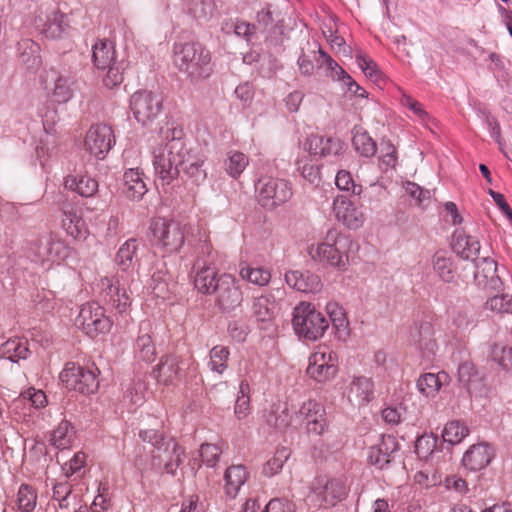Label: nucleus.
<instances>
[{
    "label": "nucleus",
    "instance_id": "f257e3e1",
    "mask_svg": "<svg viewBox=\"0 0 512 512\" xmlns=\"http://www.w3.org/2000/svg\"><path fill=\"white\" fill-rule=\"evenodd\" d=\"M167 142L153 151V166L155 174L164 192H168L170 185L177 180L179 168L191 158L201 152L194 148L185 138L181 127H172L166 133Z\"/></svg>",
    "mask_w": 512,
    "mask_h": 512
},
{
    "label": "nucleus",
    "instance_id": "f03ea898",
    "mask_svg": "<svg viewBox=\"0 0 512 512\" xmlns=\"http://www.w3.org/2000/svg\"><path fill=\"white\" fill-rule=\"evenodd\" d=\"M173 63L191 82L207 79L213 72L210 51L200 42L175 43Z\"/></svg>",
    "mask_w": 512,
    "mask_h": 512
},
{
    "label": "nucleus",
    "instance_id": "7ed1b4c3",
    "mask_svg": "<svg viewBox=\"0 0 512 512\" xmlns=\"http://www.w3.org/2000/svg\"><path fill=\"white\" fill-rule=\"evenodd\" d=\"M352 245L353 241L349 235L336 228H330L320 243L310 246L309 255L320 264L345 271L349 265Z\"/></svg>",
    "mask_w": 512,
    "mask_h": 512
},
{
    "label": "nucleus",
    "instance_id": "20e7f679",
    "mask_svg": "<svg viewBox=\"0 0 512 512\" xmlns=\"http://www.w3.org/2000/svg\"><path fill=\"white\" fill-rule=\"evenodd\" d=\"M292 326L300 340L314 342L323 337L329 321L313 304L300 302L293 309Z\"/></svg>",
    "mask_w": 512,
    "mask_h": 512
},
{
    "label": "nucleus",
    "instance_id": "39448f33",
    "mask_svg": "<svg viewBox=\"0 0 512 512\" xmlns=\"http://www.w3.org/2000/svg\"><path fill=\"white\" fill-rule=\"evenodd\" d=\"M185 228L186 226L177 220L155 218L149 226L151 244L164 254L179 252L185 242Z\"/></svg>",
    "mask_w": 512,
    "mask_h": 512
},
{
    "label": "nucleus",
    "instance_id": "423d86ee",
    "mask_svg": "<svg viewBox=\"0 0 512 512\" xmlns=\"http://www.w3.org/2000/svg\"><path fill=\"white\" fill-rule=\"evenodd\" d=\"M99 375L100 370L95 363L78 365L68 362L60 372L59 380L68 390L90 395L99 389Z\"/></svg>",
    "mask_w": 512,
    "mask_h": 512
},
{
    "label": "nucleus",
    "instance_id": "0eeeda50",
    "mask_svg": "<svg viewBox=\"0 0 512 512\" xmlns=\"http://www.w3.org/2000/svg\"><path fill=\"white\" fill-rule=\"evenodd\" d=\"M75 324L88 338L96 339L100 335L108 334L113 322L106 315L104 306L98 301H89L80 307Z\"/></svg>",
    "mask_w": 512,
    "mask_h": 512
},
{
    "label": "nucleus",
    "instance_id": "6e6552de",
    "mask_svg": "<svg viewBox=\"0 0 512 512\" xmlns=\"http://www.w3.org/2000/svg\"><path fill=\"white\" fill-rule=\"evenodd\" d=\"M258 203L265 209H273L292 197L291 183L285 179L262 175L255 182Z\"/></svg>",
    "mask_w": 512,
    "mask_h": 512
},
{
    "label": "nucleus",
    "instance_id": "1a4fd4ad",
    "mask_svg": "<svg viewBox=\"0 0 512 512\" xmlns=\"http://www.w3.org/2000/svg\"><path fill=\"white\" fill-rule=\"evenodd\" d=\"M198 253L206 254L208 259L204 260L199 256L195 261L193 269L196 271L193 277L195 289L205 295H212L220 283V275L213 263V249L211 244L204 240Z\"/></svg>",
    "mask_w": 512,
    "mask_h": 512
},
{
    "label": "nucleus",
    "instance_id": "9d476101",
    "mask_svg": "<svg viewBox=\"0 0 512 512\" xmlns=\"http://www.w3.org/2000/svg\"><path fill=\"white\" fill-rule=\"evenodd\" d=\"M295 418L309 435L321 436L329 427L326 408L315 399L304 401L295 412Z\"/></svg>",
    "mask_w": 512,
    "mask_h": 512
},
{
    "label": "nucleus",
    "instance_id": "9b49d317",
    "mask_svg": "<svg viewBox=\"0 0 512 512\" xmlns=\"http://www.w3.org/2000/svg\"><path fill=\"white\" fill-rule=\"evenodd\" d=\"M338 371L337 354L327 347L315 351L308 359L306 373L310 379L317 383L325 384L333 380Z\"/></svg>",
    "mask_w": 512,
    "mask_h": 512
},
{
    "label": "nucleus",
    "instance_id": "f8f14e48",
    "mask_svg": "<svg viewBox=\"0 0 512 512\" xmlns=\"http://www.w3.org/2000/svg\"><path fill=\"white\" fill-rule=\"evenodd\" d=\"M99 299L116 314L126 315L131 307V297L117 277H104L99 283Z\"/></svg>",
    "mask_w": 512,
    "mask_h": 512
},
{
    "label": "nucleus",
    "instance_id": "ddd939ff",
    "mask_svg": "<svg viewBox=\"0 0 512 512\" xmlns=\"http://www.w3.org/2000/svg\"><path fill=\"white\" fill-rule=\"evenodd\" d=\"M219 281L214 292L215 305L222 313H231L243 301V285L239 278L230 273H222Z\"/></svg>",
    "mask_w": 512,
    "mask_h": 512
},
{
    "label": "nucleus",
    "instance_id": "4468645a",
    "mask_svg": "<svg viewBox=\"0 0 512 512\" xmlns=\"http://www.w3.org/2000/svg\"><path fill=\"white\" fill-rule=\"evenodd\" d=\"M35 26L45 38L51 40H66L72 37L75 31L71 25L70 15L58 9L47 13L45 18L38 17Z\"/></svg>",
    "mask_w": 512,
    "mask_h": 512
},
{
    "label": "nucleus",
    "instance_id": "2eb2a0df",
    "mask_svg": "<svg viewBox=\"0 0 512 512\" xmlns=\"http://www.w3.org/2000/svg\"><path fill=\"white\" fill-rule=\"evenodd\" d=\"M163 108V99L151 91L135 92L130 98V109L135 120L142 125L154 121Z\"/></svg>",
    "mask_w": 512,
    "mask_h": 512
},
{
    "label": "nucleus",
    "instance_id": "dca6fc26",
    "mask_svg": "<svg viewBox=\"0 0 512 512\" xmlns=\"http://www.w3.org/2000/svg\"><path fill=\"white\" fill-rule=\"evenodd\" d=\"M44 83L53 102L65 104L74 96L76 82L70 72H61L52 68L47 71Z\"/></svg>",
    "mask_w": 512,
    "mask_h": 512
},
{
    "label": "nucleus",
    "instance_id": "f3484780",
    "mask_svg": "<svg viewBox=\"0 0 512 512\" xmlns=\"http://www.w3.org/2000/svg\"><path fill=\"white\" fill-rule=\"evenodd\" d=\"M115 135L112 127L105 123L92 125L86 133V150L95 158L102 160L115 145Z\"/></svg>",
    "mask_w": 512,
    "mask_h": 512
},
{
    "label": "nucleus",
    "instance_id": "a211bd4d",
    "mask_svg": "<svg viewBox=\"0 0 512 512\" xmlns=\"http://www.w3.org/2000/svg\"><path fill=\"white\" fill-rule=\"evenodd\" d=\"M304 150L311 156L331 158V161H336L344 155L346 144L339 138L311 135L304 142Z\"/></svg>",
    "mask_w": 512,
    "mask_h": 512
},
{
    "label": "nucleus",
    "instance_id": "6ab92c4d",
    "mask_svg": "<svg viewBox=\"0 0 512 512\" xmlns=\"http://www.w3.org/2000/svg\"><path fill=\"white\" fill-rule=\"evenodd\" d=\"M149 178L140 167L124 168L121 182L122 195L132 201L139 202L148 192Z\"/></svg>",
    "mask_w": 512,
    "mask_h": 512
},
{
    "label": "nucleus",
    "instance_id": "aec40b11",
    "mask_svg": "<svg viewBox=\"0 0 512 512\" xmlns=\"http://www.w3.org/2000/svg\"><path fill=\"white\" fill-rule=\"evenodd\" d=\"M409 342L415 346L426 360H431L438 349L434 339V329L430 322L415 323L410 329Z\"/></svg>",
    "mask_w": 512,
    "mask_h": 512
},
{
    "label": "nucleus",
    "instance_id": "412c9836",
    "mask_svg": "<svg viewBox=\"0 0 512 512\" xmlns=\"http://www.w3.org/2000/svg\"><path fill=\"white\" fill-rule=\"evenodd\" d=\"M474 282L485 291H499L503 282L497 273V262L490 257H482L474 262Z\"/></svg>",
    "mask_w": 512,
    "mask_h": 512
},
{
    "label": "nucleus",
    "instance_id": "4be33fe9",
    "mask_svg": "<svg viewBox=\"0 0 512 512\" xmlns=\"http://www.w3.org/2000/svg\"><path fill=\"white\" fill-rule=\"evenodd\" d=\"M333 213L339 222L351 230H356L364 224L363 212L345 195H337L334 198Z\"/></svg>",
    "mask_w": 512,
    "mask_h": 512
},
{
    "label": "nucleus",
    "instance_id": "5701e85b",
    "mask_svg": "<svg viewBox=\"0 0 512 512\" xmlns=\"http://www.w3.org/2000/svg\"><path fill=\"white\" fill-rule=\"evenodd\" d=\"M153 330L150 322H142L137 337L133 343L132 351L136 361L150 364L157 357L156 345L153 339Z\"/></svg>",
    "mask_w": 512,
    "mask_h": 512
},
{
    "label": "nucleus",
    "instance_id": "b1692460",
    "mask_svg": "<svg viewBox=\"0 0 512 512\" xmlns=\"http://www.w3.org/2000/svg\"><path fill=\"white\" fill-rule=\"evenodd\" d=\"M311 491L321 498V505H335L345 495V487L338 479H328L325 476L316 477L311 483Z\"/></svg>",
    "mask_w": 512,
    "mask_h": 512
},
{
    "label": "nucleus",
    "instance_id": "393cba45",
    "mask_svg": "<svg viewBox=\"0 0 512 512\" xmlns=\"http://www.w3.org/2000/svg\"><path fill=\"white\" fill-rule=\"evenodd\" d=\"M284 278L289 287L301 293H317L322 288L320 277L309 270H289Z\"/></svg>",
    "mask_w": 512,
    "mask_h": 512
},
{
    "label": "nucleus",
    "instance_id": "a878e982",
    "mask_svg": "<svg viewBox=\"0 0 512 512\" xmlns=\"http://www.w3.org/2000/svg\"><path fill=\"white\" fill-rule=\"evenodd\" d=\"M375 386L372 378L367 376H354L348 386L347 398L354 406H364L375 397Z\"/></svg>",
    "mask_w": 512,
    "mask_h": 512
},
{
    "label": "nucleus",
    "instance_id": "bb28decb",
    "mask_svg": "<svg viewBox=\"0 0 512 512\" xmlns=\"http://www.w3.org/2000/svg\"><path fill=\"white\" fill-rule=\"evenodd\" d=\"M453 251L464 260L477 261L480 252V242L477 237L466 234L464 230L456 229L452 235Z\"/></svg>",
    "mask_w": 512,
    "mask_h": 512
},
{
    "label": "nucleus",
    "instance_id": "cd10ccee",
    "mask_svg": "<svg viewBox=\"0 0 512 512\" xmlns=\"http://www.w3.org/2000/svg\"><path fill=\"white\" fill-rule=\"evenodd\" d=\"M140 243L136 238H129L118 248L114 263L123 272H133L139 267L138 250Z\"/></svg>",
    "mask_w": 512,
    "mask_h": 512
},
{
    "label": "nucleus",
    "instance_id": "c85d7f7f",
    "mask_svg": "<svg viewBox=\"0 0 512 512\" xmlns=\"http://www.w3.org/2000/svg\"><path fill=\"white\" fill-rule=\"evenodd\" d=\"M255 25L262 32H275L282 27L283 19L278 7L269 2H261L256 10Z\"/></svg>",
    "mask_w": 512,
    "mask_h": 512
},
{
    "label": "nucleus",
    "instance_id": "c756f323",
    "mask_svg": "<svg viewBox=\"0 0 512 512\" xmlns=\"http://www.w3.org/2000/svg\"><path fill=\"white\" fill-rule=\"evenodd\" d=\"M61 225L67 235L75 240L84 241L89 234L82 212L73 207L62 211Z\"/></svg>",
    "mask_w": 512,
    "mask_h": 512
},
{
    "label": "nucleus",
    "instance_id": "7c9ffc66",
    "mask_svg": "<svg viewBox=\"0 0 512 512\" xmlns=\"http://www.w3.org/2000/svg\"><path fill=\"white\" fill-rule=\"evenodd\" d=\"M30 355L29 341L25 337L9 338L0 344V358L11 363L19 364L21 360H27Z\"/></svg>",
    "mask_w": 512,
    "mask_h": 512
},
{
    "label": "nucleus",
    "instance_id": "2f4dec72",
    "mask_svg": "<svg viewBox=\"0 0 512 512\" xmlns=\"http://www.w3.org/2000/svg\"><path fill=\"white\" fill-rule=\"evenodd\" d=\"M207 156L199 152L191 158H187L186 163L180 168L187 183L193 186H201L207 179V169L204 167Z\"/></svg>",
    "mask_w": 512,
    "mask_h": 512
},
{
    "label": "nucleus",
    "instance_id": "473e14b6",
    "mask_svg": "<svg viewBox=\"0 0 512 512\" xmlns=\"http://www.w3.org/2000/svg\"><path fill=\"white\" fill-rule=\"evenodd\" d=\"M449 319L457 333L469 332L475 328L478 323L477 313L468 303H465L458 309L449 311Z\"/></svg>",
    "mask_w": 512,
    "mask_h": 512
},
{
    "label": "nucleus",
    "instance_id": "72a5a7b5",
    "mask_svg": "<svg viewBox=\"0 0 512 512\" xmlns=\"http://www.w3.org/2000/svg\"><path fill=\"white\" fill-rule=\"evenodd\" d=\"M326 312L334 329L335 337L345 341L350 335L349 321L344 308L335 301L326 304Z\"/></svg>",
    "mask_w": 512,
    "mask_h": 512
},
{
    "label": "nucleus",
    "instance_id": "f704fd0d",
    "mask_svg": "<svg viewBox=\"0 0 512 512\" xmlns=\"http://www.w3.org/2000/svg\"><path fill=\"white\" fill-rule=\"evenodd\" d=\"M64 186L84 198L92 197L98 191V182L87 174L68 175Z\"/></svg>",
    "mask_w": 512,
    "mask_h": 512
},
{
    "label": "nucleus",
    "instance_id": "c9c22d12",
    "mask_svg": "<svg viewBox=\"0 0 512 512\" xmlns=\"http://www.w3.org/2000/svg\"><path fill=\"white\" fill-rule=\"evenodd\" d=\"M179 372L178 357L173 354H165L161 356L159 363L153 368L152 375L158 381L170 384L178 378Z\"/></svg>",
    "mask_w": 512,
    "mask_h": 512
},
{
    "label": "nucleus",
    "instance_id": "e433bc0d",
    "mask_svg": "<svg viewBox=\"0 0 512 512\" xmlns=\"http://www.w3.org/2000/svg\"><path fill=\"white\" fill-rule=\"evenodd\" d=\"M458 380L469 394L481 390L483 378L471 361H464L458 365Z\"/></svg>",
    "mask_w": 512,
    "mask_h": 512
},
{
    "label": "nucleus",
    "instance_id": "4c0bfd02",
    "mask_svg": "<svg viewBox=\"0 0 512 512\" xmlns=\"http://www.w3.org/2000/svg\"><path fill=\"white\" fill-rule=\"evenodd\" d=\"M19 60L28 70H37L42 61L40 56V46L32 39H21L17 43Z\"/></svg>",
    "mask_w": 512,
    "mask_h": 512
},
{
    "label": "nucleus",
    "instance_id": "58836bf2",
    "mask_svg": "<svg viewBox=\"0 0 512 512\" xmlns=\"http://www.w3.org/2000/svg\"><path fill=\"white\" fill-rule=\"evenodd\" d=\"M432 267L436 275L445 283H452L456 275L454 259L446 251H437L432 257Z\"/></svg>",
    "mask_w": 512,
    "mask_h": 512
},
{
    "label": "nucleus",
    "instance_id": "ea45409f",
    "mask_svg": "<svg viewBox=\"0 0 512 512\" xmlns=\"http://www.w3.org/2000/svg\"><path fill=\"white\" fill-rule=\"evenodd\" d=\"M75 438V427L67 419H62L50 433V443L53 448H71Z\"/></svg>",
    "mask_w": 512,
    "mask_h": 512
},
{
    "label": "nucleus",
    "instance_id": "a19ab883",
    "mask_svg": "<svg viewBox=\"0 0 512 512\" xmlns=\"http://www.w3.org/2000/svg\"><path fill=\"white\" fill-rule=\"evenodd\" d=\"M22 403L24 406L28 405V415L31 416L36 412H40L48 405V397L42 389L33 386L23 390L15 404Z\"/></svg>",
    "mask_w": 512,
    "mask_h": 512
},
{
    "label": "nucleus",
    "instance_id": "79ce46f5",
    "mask_svg": "<svg viewBox=\"0 0 512 512\" xmlns=\"http://www.w3.org/2000/svg\"><path fill=\"white\" fill-rule=\"evenodd\" d=\"M115 61V47L111 41L100 39L92 46V62L97 69L105 70Z\"/></svg>",
    "mask_w": 512,
    "mask_h": 512
},
{
    "label": "nucleus",
    "instance_id": "37998d69",
    "mask_svg": "<svg viewBox=\"0 0 512 512\" xmlns=\"http://www.w3.org/2000/svg\"><path fill=\"white\" fill-rule=\"evenodd\" d=\"M248 479V472L246 468L241 465H232L226 469L224 480H225V493L231 497L235 498L238 495V492L242 485Z\"/></svg>",
    "mask_w": 512,
    "mask_h": 512
},
{
    "label": "nucleus",
    "instance_id": "c03bdc74",
    "mask_svg": "<svg viewBox=\"0 0 512 512\" xmlns=\"http://www.w3.org/2000/svg\"><path fill=\"white\" fill-rule=\"evenodd\" d=\"M253 312L259 322H268L272 320L277 312V305L274 296L269 293L257 297L253 302Z\"/></svg>",
    "mask_w": 512,
    "mask_h": 512
},
{
    "label": "nucleus",
    "instance_id": "a18cd8bd",
    "mask_svg": "<svg viewBox=\"0 0 512 512\" xmlns=\"http://www.w3.org/2000/svg\"><path fill=\"white\" fill-rule=\"evenodd\" d=\"M248 165V156L236 150L229 151L223 163L226 174L233 179H238Z\"/></svg>",
    "mask_w": 512,
    "mask_h": 512
},
{
    "label": "nucleus",
    "instance_id": "49530a36",
    "mask_svg": "<svg viewBox=\"0 0 512 512\" xmlns=\"http://www.w3.org/2000/svg\"><path fill=\"white\" fill-rule=\"evenodd\" d=\"M230 349L224 345H215L209 351V370L218 375H223L228 368Z\"/></svg>",
    "mask_w": 512,
    "mask_h": 512
},
{
    "label": "nucleus",
    "instance_id": "de8ad7c7",
    "mask_svg": "<svg viewBox=\"0 0 512 512\" xmlns=\"http://www.w3.org/2000/svg\"><path fill=\"white\" fill-rule=\"evenodd\" d=\"M50 241H52V233L43 234L29 243L28 254L32 262L41 264L48 262Z\"/></svg>",
    "mask_w": 512,
    "mask_h": 512
},
{
    "label": "nucleus",
    "instance_id": "09e8293b",
    "mask_svg": "<svg viewBox=\"0 0 512 512\" xmlns=\"http://www.w3.org/2000/svg\"><path fill=\"white\" fill-rule=\"evenodd\" d=\"M469 429L468 427L459 420H454L448 422L443 431H442V439L443 442L455 446L459 445L462 440L468 436Z\"/></svg>",
    "mask_w": 512,
    "mask_h": 512
},
{
    "label": "nucleus",
    "instance_id": "8fccbe9b",
    "mask_svg": "<svg viewBox=\"0 0 512 512\" xmlns=\"http://www.w3.org/2000/svg\"><path fill=\"white\" fill-rule=\"evenodd\" d=\"M446 374L442 373H424L416 383L418 391L426 397L434 396L442 386V378H446Z\"/></svg>",
    "mask_w": 512,
    "mask_h": 512
},
{
    "label": "nucleus",
    "instance_id": "3c124183",
    "mask_svg": "<svg viewBox=\"0 0 512 512\" xmlns=\"http://www.w3.org/2000/svg\"><path fill=\"white\" fill-rule=\"evenodd\" d=\"M493 456L489 450H466L462 462L469 470L477 471L488 465Z\"/></svg>",
    "mask_w": 512,
    "mask_h": 512
},
{
    "label": "nucleus",
    "instance_id": "603ef678",
    "mask_svg": "<svg viewBox=\"0 0 512 512\" xmlns=\"http://www.w3.org/2000/svg\"><path fill=\"white\" fill-rule=\"evenodd\" d=\"M239 274L242 284L243 281H247L254 285L265 286L271 279L270 272L261 267L242 266Z\"/></svg>",
    "mask_w": 512,
    "mask_h": 512
},
{
    "label": "nucleus",
    "instance_id": "864d4df0",
    "mask_svg": "<svg viewBox=\"0 0 512 512\" xmlns=\"http://www.w3.org/2000/svg\"><path fill=\"white\" fill-rule=\"evenodd\" d=\"M139 438L143 442L150 444L153 448H179L178 444L172 439H167L163 432L155 429L140 430Z\"/></svg>",
    "mask_w": 512,
    "mask_h": 512
},
{
    "label": "nucleus",
    "instance_id": "5fc2aeb1",
    "mask_svg": "<svg viewBox=\"0 0 512 512\" xmlns=\"http://www.w3.org/2000/svg\"><path fill=\"white\" fill-rule=\"evenodd\" d=\"M354 149L366 158L373 157L377 152V145L367 131L357 132L352 139Z\"/></svg>",
    "mask_w": 512,
    "mask_h": 512
},
{
    "label": "nucleus",
    "instance_id": "6e6d98bb",
    "mask_svg": "<svg viewBox=\"0 0 512 512\" xmlns=\"http://www.w3.org/2000/svg\"><path fill=\"white\" fill-rule=\"evenodd\" d=\"M490 357L502 369L512 372V346L495 343L490 348Z\"/></svg>",
    "mask_w": 512,
    "mask_h": 512
},
{
    "label": "nucleus",
    "instance_id": "4d7b16f0",
    "mask_svg": "<svg viewBox=\"0 0 512 512\" xmlns=\"http://www.w3.org/2000/svg\"><path fill=\"white\" fill-rule=\"evenodd\" d=\"M65 458L66 460L62 462V470L66 477L80 473L86 466L87 455L82 450L74 452L71 456L67 455Z\"/></svg>",
    "mask_w": 512,
    "mask_h": 512
},
{
    "label": "nucleus",
    "instance_id": "13d9d810",
    "mask_svg": "<svg viewBox=\"0 0 512 512\" xmlns=\"http://www.w3.org/2000/svg\"><path fill=\"white\" fill-rule=\"evenodd\" d=\"M72 252L73 249L69 245L52 233V241H50L49 245L48 262L53 263L63 261L70 257Z\"/></svg>",
    "mask_w": 512,
    "mask_h": 512
},
{
    "label": "nucleus",
    "instance_id": "bf43d9fd",
    "mask_svg": "<svg viewBox=\"0 0 512 512\" xmlns=\"http://www.w3.org/2000/svg\"><path fill=\"white\" fill-rule=\"evenodd\" d=\"M37 495L34 489L22 484L17 494V507L20 512H32L36 506Z\"/></svg>",
    "mask_w": 512,
    "mask_h": 512
},
{
    "label": "nucleus",
    "instance_id": "052dcab7",
    "mask_svg": "<svg viewBox=\"0 0 512 512\" xmlns=\"http://www.w3.org/2000/svg\"><path fill=\"white\" fill-rule=\"evenodd\" d=\"M127 67V64L125 61H115L112 64H110L106 69L107 73L103 79L104 85L109 88L113 89L114 87L120 85L123 82L124 79V71Z\"/></svg>",
    "mask_w": 512,
    "mask_h": 512
},
{
    "label": "nucleus",
    "instance_id": "680f3d73",
    "mask_svg": "<svg viewBox=\"0 0 512 512\" xmlns=\"http://www.w3.org/2000/svg\"><path fill=\"white\" fill-rule=\"evenodd\" d=\"M335 185L339 190L351 192L354 196H358L362 192V186L355 183L352 174L347 170H339L337 172Z\"/></svg>",
    "mask_w": 512,
    "mask_h": 512
},
{
    "label": "nucleus",
    "instance_id": "e2e57ef3",
    "mask_svg": "<svg viewBox=\"0 0 512 512\" xmlns=\"http://www.w3.org/2000/svg\"><path fill=\"white\" fill-rule=\"evenodd\" d=\"M297 170L300 175L310 184L318 185L321 181L320 167L313 164L311 160H299Z\"/></svg>",
    "mask_w": 512,
    "mask_h": 512
},
{
    "label": "nucleus",
    "instance_id": "0e129e2a",
    "mask_svg": "<svg viewBox=\"0 0 512 512\" xmlns=\"http://www.w3.org/2000/svg\"><path fill=\"white\" fill-rule=\"evenodd\" d=\"M145 383L139 379H132L124 390V399L132 405L140 406L143 403Z\"/></svg>",
    "mask_w": 512,
    "mask_h": 512
},
{
    "label": "nucleus",
    "instance_id": "69168bd1",
    "mask_svg": "<svg viewBox=\"0 0 512 512\" xmlns=\"http://www.w3.org/2000/svg\"><path fill=\"white\" fill-rule=\"evenodd\" d=\"M356 63L367 78L377 81L382 76L377 63L371 57L357 54Z\"/></svg>",
    "mask_w": 512,
    "mask_h": 512
},
{
    "label": "nucleus",
    "instance_id": "338daca9",
    "mask_svg": "<svg viewBox=\"0 0 512 512\" xmlns=\"http://www.w3.org/2000/svg\"><path fill=\"white\" fill-rule=\"evenodd\" d=\"M486 308L498 313H512V295L501 294L490 297L486 301Z\"/></svg>",
    "mask_w": 512,
    "mask_h": 512
},
{
    "label": "nucleus",
    "instance_id": "774afa93",
    "mask_svg": "<svg viewBox=\"0 0 512 512\" xmlns=\"http://www.w3.org/2000/svg\"><path fill=\"white\" fill-rule=\"evenodd\" d=\"M286 452L287 450L275 451L273 457L270 458L263 467V473L266 476H273L282 469L284 462L289 457V455Z\"/></svg>",
    "mask_w": 512,
    "mask_h": 512
}]
</instances>
